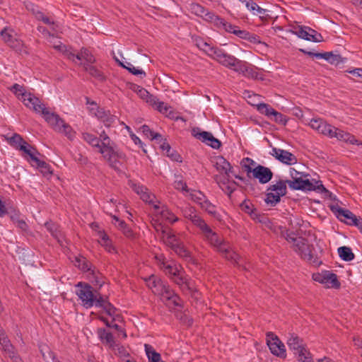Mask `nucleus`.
Segmentation results:
<instances>
[{
    "instance_id": "44",
    "label": "nucleus",
    "mask_w": 362,
    "mask_h": 362,
    "mask_svg": "<svg viewBox=\"0 0 362 362\" xmlns=\"http://www.w3.org/2000/svg\"><path fill=\"white\" fill-rule=\"evenodd\" d=\"M19 151H23L25 154H27L30 157V161L33 160V158L37 156L39 153L37 151L35 148H34L31 145L27 143L25 141L22 146H20L18 149Z\"/></svg>"
},
{
    "instance_id": "43",
    "label": "nucleus",
    "mask_w": 362,
    "mask_h": 362,
    "mask_svg": "<svg viewBox=\"0 0 362 362\" xmlns=\"http://www.w3.org/2000/svg\"><path fill=\"white\" fill-rule=\"evenodd\" d=\"M6 140L11 146L17 150H18L20 146H22V144H23L25 142V140L23 139V137L16 133L13 134L10 137H7Z\"/></svg>"
},
{
    "instance_id": "15",
    "label": "nucleus",
    "mask_w": 362,
    "mask_h": 362,
    "mask_svg": "<svg viewBox=\"0 0 362 362\" xmlns=\"http://www.w3.org/2000/svg\"><path fill=\"white\" fill-rule=\"evenodd\" d=\"M313 278L314 281L325 284L327 287L338 288L340 286L337 274L329 271H325L320 274H314Z\"/></svg>"
},
{
    "instance_id": "4",
    "label": "nucleus",
    "mask_w": 362,
    "mask_h": 362,
    "mask_svg": "<svg viewBox=\"0 0 362 362\" xmlns=\"http://www.w3.org/2000/svg\"><path fill=\"white\" fill-rule=\"evenodd\" d=\"M283 237L290 243H292L293 250L305 260L310 261L313 258L310 246L308 240L302 237H296L293 232L285 231Z\"/></svg>"
},
{
    "instance_id": "47",
    "label": "nucleus",
    "mask_w": 362,
    "mask_h": 362,
    "mask_svg": "<svg viewBox=\"0 0 362 362\" xmlns=\"http://www.w3.org/2000/svg\"><path fill=\"white\" fill-rule=\"evenodd\" d=\"M8 46L21 54H28L26 47L23 42L18 39L16 38Z\"/></svg>"
},
{
    "instance_id": "29",
    "label": "nucleus",
    "mask_w": 362,
    "mask_h": 362,
    "mask_svg": "<svg viewBox=\"0 0 362 362\" xmlns=\"http://www.w3.org/2000/svg\"><path fill=\"white\" fill-rule=\"evenodd\" d=\"M301 190H319L325 191L326 189L320 181H316L315 180H310L309 179H304L303 185H302Z\"/></svg>"
},
{
    "instance_id": "56",
    "label": "nucleus",
    "mask_w": 362,
    "mask_h": 362,
    "mask_svg": "<svg viewBox=\"0 0 362 362\" xmlns=\"http://www.w3.org/2000/svg\"><path fill=\"white\" fill-rule=\"evenodd\" d=\"M47 40L55 49H57L59 52H62L64 54L67 51L68 48L64 45H63L61 41L57 40L54 36V39L48 37Z\"/></svg>"
},
{
    "instance_id": "35",
    "label": "nucleus",
    "mask_w": 362,
    "mask_h": 362,
    "mask_svg": "<svg viewBox=\"0 0 362 362\" xmlns=\"http://www.w3.org/2000/svg\"><path fill=\"white\" fill-rule=\"evenodd\" d=\"M116 60L122 67L127 69L131 74H132L135 76H139L141 78H144L146 76V73L144 71H143L142 69L136 68L131 63L126 62V64H124L118 59H116Z\"/></svg>"
},
{
    "instance_id": "22",
    "label": "nucleus",
    "mask_w": 362,
    "mask_h": 362,
    "mask_svg": "<svg viewBox=\"0 0 362 362\" xmlns=\"http://www.w3.org/2000/svg\"><path fill=\"white\" fill-rule=\"evenodd\" d=\"M214 166L219 173L223 174V177H229L230 173L233 174L230 163L223 156L216 158Z\"/></svg>"
},
{
    "instance_id": "2",
    "label": "nucleus",
    "mask_w": 362,
    "mask_h": 362,
    "mask_svg": "<svg viewBox=\"0 0 362 362\" xmlns=\"http://www.w3.org/2000/svg\"><path fill=\"white\" fill-rule=\"evenodd\" d=\"M146 284L153 293L160 296L163 301L174 306H182V300L175 293L170 286L155 276H151L146 279Z\"/></svg>"
},
{
    "instance_id": "52",
    "label": "nucleus",
    "mask_w": 362,
    "mask_h": 362,
    "mask_svg": "<svg viewBox=\"0 0 362 362\" xmlns=\"http://www.w3.org/2000/svg\"><path fill=\"white\" fill-rule=\"evenodd\" d=\"M141 130L145 136L151 137L152 140L160 139V141H162V136L158 133H155L151 131L148 125H143L141 127Z\"/></svg>"
},
{
    "instance_id": "26",
    "label": "nucleus",
    "mask_w": 362,
    "mask_h": 362,
    "mask_svg": "<svg viewBox=\"0 0 362 362\" xmlns=\"http://www.w3.org/2000/svg\"><path fill=\"white\" fill-rule=\"evenodd\" d=\"M97 235L98 237V243L104 247L108 252H115V247L112 244V241L104 230H98Z\"/></svg>"
},
{
    "instance_id": "40",
    "label": "nucleus",
    "mask_w": 362,
    "mask_h": 362,
    "mask_svg": "<svg viewBox=\"0 0 362 362\" xmlns=\"http://www.w3.org/2000/svg\"><path fill=\"white\" fill-rule=\"evenodd\" d=\"M204 21L214 23L216 24L222 23L223 19L216 16L214 13L209 11L207 9H204V13L202 16V17Z\"/></svg>"
},
{
    "instance_id": "51",
    "label": "nucleus",
    "mask_w": 362,
    "mask_h": 362,
    "mask_svg": "<svg viewBox=\"0 0 362 362\" xmlns=\"http://www.w3.org/2000/svg\"><path fill=\"white\" fill-rule=\"evenodd\" d=\"M140 93L141 96L144 98L146 97V102L149 103L151 105H152L154 108H156L159 101L158 98L153 95H150L149 93L145 89L141 90Z\"/></svg>"
},
{
    "instance_id": "33",
    "label": "nucleus",
    "mask_w": 362,
    "mask_h": 362,
    "mask_svg": "<svg viewBox=\"0 0 362 362\" xmlns=\"http://www.w3.org/2000/svg\"><path fill=\"white\" fill-rule=\"evenodd\" d=\"M238 73L242 74L246 77L257 78L258 73L254 68L250 66L246 62H243L240 66L238 68Z\"/></svg>"
},
{
    "instance_id": "48",
    "label": "nucleus",
    "mask_w": 362,
    "mask_h": 362,
    "mask_svg": "<svg viewBox=\"0 0 362 362\" xmlns=\"http://www.w3.org/2000/svg\"><path fill=\"white\" fill-rule=\"evenodd\" d=\"M257 109L261 114L267 116L269 118H272V115L275 111L273 107L266 103H259L257 105Z\"/></svg>"
},
{
    "instance_id": "41",
    "label": "nucleus",
    "mask_w": 362,
    "mask_h": 362,
    "mask_svg": "<svg viewBox=\"0 0 362 362\" xmlns=\"http://www.w3.org/2000/svg\"><path fill=\"white\" fill-rule=\"evenodd\" d=\"M40 351L42 355L43 359L45 362H60L57 358L54 352H52L49 347L42 346L40 348Z\"/></svg>"
},
{
    "instance_id": "14",
    "label": "nucleus",
    "mask_w": 362,
    "mask_h": 362,
    "mask_svg": "<svg viewBox=\"0 0 362 362\" xmlns=\"http://www.w3.org/2000/svg\"><path fill=\"white\" fill-rule=\"evenodd\" d=\"M293 33L308 41L320 42L323 40L320 33L308 26H298L295 28Z\"/></svg>"
},
{
    "instance_id": "8",
    "label": "nucleus",
    "mask_w": 362,
    "mask_h": 362,
    "mask_svg": "<svg viewBox=\"0 0 362 362\" xmlns=\"http://www.w3.org/2000/svg\"><path fill=\"white\" fill-rule=\"evenodd\" d=\"M108 162L110 166L115 170H119L122 162L125 160V155L115 149V146L110 148H100L98 151Z\"/></svg>"
},
{
    "instance_id": "42",
    "label": "nucleus",
    "mask_w": 362,
    "mask_h": 362,
    "mask_svg": "<svg viewBox=\"0 0 362 362\" xmlns=\"http://www.w3.org/2000/svg\"><path fill=\"white\" fill-rule=\"evenodd\" d=\"M83 68L86 71L95 78L100 81H103L105 79V76L103 73L92 64H83Z\"/></svg>"
},
{
    "instance_id": "1",
    "label": "nucleus",
    "mask_w": 362,
    "mask_h": 362,
    "mask_svg": "<svg viewBox=\"0 0 362 362\" xmlns=\"http://www.w3.org/2000/svg\"><path fill=\"white\" fill-rule=\"evenodd\" d=\"M190 221L200 230L204 239L216 251L221 253L226 259L230 261L238 267H242L244 269H247L246 267L243 265V259L232 250L230 243L213 231L205 221L198 214L194 216V218Z\"/></svg>"
},
{
    "instance_id": "20",
    "label": "nucleus",
    "mask_w": 362,
    "mask_h": 362,
    "mask_svg": "<svg viewBox=\"0 0 362 362\" xmlns=\"http://www.w3.org/2000/svg\"><path fill=\"white\" fill-rule=\"evenodd\" d=\"M172 279L184 292L187 291H192L194 290L193 281L184 274L182 270L179 272V275L175 276Z\"/></svg>"
},
{
    "instance_id": "53",
    "label": "nucleus",
    "mask_w": 362,
    "mask_h": 362,
    "mask_svg": "<svg viewBox=\"0 0 362 362\" xmlns=\"http://www.w3.org/2000/svg\"><path fill=\"white\" fill-rule=\"evenodd\" d=\"M81 57H83V60L86 62L84 64H92L95 62V57L87 49L82 48L81 49ZM78 64L83 66L81 62Z\"/></svg>"
},
{
    "instance_id": "37",
    "label": "nucleus",
    "mask_w": 362,
    "mask_h": 362,
    "mask_svg": "<svg viewBox=\"0 0 362 362\" xmlns=\"http://www.w3.org/2000/svg\"><path fill=\"white\" fill-rule=\"evenodd\" d=\"M172 250L180 257L185 258L186 259H191V254L189 250H187L182 243L179 241L173 248Z\"/></svg>"
},
{
    "instance_id": "30",
    "label": "nucleus",
    "mask_w": 362,
    "mask_h": 362,
    "mask_svg": "<svg viewBox=\"0 0 362 362\" xmlns=\"http://www.w3.org/2000/svg\"><path fill=\"white\" fill-rule=\"evenodd\" d=\"M339 141H344L350 144L361 145L362 143L359 141L356 137L348 132H345L339 129L337 132L336 137Z\"/></svg>"
},
{
    "instance_id": "5",
    "label": "nucleus",
    "mask_w": 362,
    "mask_h": 362,
    "mask_svg": "<svg viewBox=\"0 0 362 362\" xmlns=\"http://www.w3.org/2000/svg\"><path fill=\"white\" fill-rule=\"evenodd\" d=\"M78 289L76 294L81 300L82 305L86 308H90L95 306L99 296H102L97 291L88 284H83L81 282L77 284Z\"/></svg>"
},
{
    "instance_id": "13",
    "label": "nucleus",
    "mask_w": 362,
    "mask_h": 362,
    "mask_svg": "<svg viewBox=\"0 0 362 362\" xmlns=\"http://www.w3.org/2000/svg\"><path fill=\"white\" fill-rule=\"evenodd\" d=\"M192 135L214 149H218L221 146V141L215 138L211 132L201 131L199 127L192 129Z\"/></svg>"
},
{
    "instance_id": "54",
    "label": "nucleus",
    "mask_w": 362,
    "mask_h": 362,
    "mask_svg": "<svg viewBox=\"0 0 362 362\" xmlns=\"http://www.w3.org/2000/svg\"><path fill=\"white\" fill-rule=\"evenodd\" d=\"M11 90L21 100L24 99V95L29 94L26 92L25 88L18 83H15L11 88Z\"/></svg>"
},
{
    "instance_id": "11",
    "label": "nucleus",
    "mask_w": 362,
    "mask_h": 362,
    "mask_svg": "<svg viewBox=\"0 0 362 362\" xmlns=\"http://www.w3.org/2000/svg\"><path fill=\"white\" fill-rule=\"evenodd\" d=\"M331 210L334 213L338 219L350 226H356L362 220L361 217L356 216L351 211L342 209L338 206H332Z\"/></svg>"
},
{
    "instance_id": "63",
    "label": "nucleus",
    "mask_w": 362,
    "mask_h": 362,
    "mask_svg": "<svg viewBox=\"0 0 362 362\" xmlns=\"http://www.w3.org/2000/svg\"><path fill=\"white\" fill-rule=\"evenodd\" d=\"M76 262H78V267L84 272L90 271V263L88 262L86 258H77Z\"/></svg>"
},
{
    "instance_id": "17",
    "label": "nucleus",
    "mask_w": 362,
    "mask_h": 362,
    "mask_svg": "<svg viewBox=\"0 0 362 362\" xmlns=\"http://www.w3.org/2000/svg\"><path fill=\"white\" fill-rule=\"evenodd\" d=\"M131 187L137 194L140 195L141 199L144 202L151 204L153 208L154 204H160V202L156 200L154 194H151L144 185L137 183H132Z\"/></svg>"
},
{
    "instance_id": "50",
    "label": "nucleus",
    "mask_w": 362,
    "mask_h": 362,
    "mask_svg": "<svg viewBox=\"0 0 362 362\" xmlns=\"http://www.w3.org/2000/svg\"><path fill=\"white\" fill-rule=\"evenodd\" d=\"M215 180L216 181V182L221 187L222 185L223 186H226V192L229 194H230L234 190H235V187L233 186L234 184H232V185H229L228 184V177H221V176L219 175H216L215 176Z\"/></svg>"
},
{
    "instance_id": "18",
    "label": "nucleus",
    "mask_w": 362,
    "mask_h": 362,
    "mask_svg": "<svg viewBox=\"0 0 362 362\" xmlns=\"http://www.w3.org/2000/svg\"><path fill=\"white\" fill-rule=\"evenodd\" d=\"M270 154L280 162L286 165H293L297 163L296 157L291 153L277 148H272Z\"/></svg>"
},
{
    "instance_id": "7",
    "label": "nucleus",
    "mask_w": 362,
    "mask_h": 362,
    "mask_svg": "<svg viewBox=\"0 0 362 362\" xmlns=\"http://www.w3.org/2000/svg\"><path fill=\"white\" fill-rule=\"evenodd\" d=\"M287 180H280L275 184L269 186L267 190L270 192L266 194V198L264 199L267 205L271 206H275L280 202L281 197L286 195L287 192Z\"/></svg>"
},
{
    "instance_id": "49",
    "label": "nucleus",
    "mask_w": 362,
    "mask_h": 362,
    "mask_svg": "<svg viewBox=\"0 0 362 362\" xmlns=\"http://www.w3.org/2000/svg\"><path fill=\"white\" fill-rule=\"evenodd\" d=\"M180 211L182 216L189 221H191L194 216L197 215L195 208L190 205L181 207Z\"/></svg>"
},
{
    "instance_id": "57",
    "label": "nucleus",
    "mask_w": 362,
    "mask_h": 362,
    "mask_svg": "<svg viewBox=\"0 0 362 362\" xmlns=\"http://www.w3.org/2000/svg\"><path fill=\"white\" fill-rule=\"evenodd\" d=\"M45 226L47 230L51 233V235L57 239L59 238V230H58V226L54 223L49 221L45 223Z\"/></svg>"
},
{
    "instance_id": "58",
    "label": "nucleus",
    "mask_w": 362,
    "mask_h": 362,
    "mask_svg": "<svg viewBox=\"0 0 362 362\" xmlns=\"http://www.w3.org/2000/svg\"><path fill=\"white\" fill-rule=\"evenodd\" d=\"M300 177L299 178L294 180H287L288 187L292 189L299 190L302 189V185H303L304 178Z\"/></svg>"
},
{
    "instance_id": "19",
    "label": "nucleus",
    "mask_w": 362,
    "mask_h": 362,
    "mask_svg": "<svg viewBox=\"0 0 362 362\" xmlns=\"http://www.w3.org/2000/svg\"><path fill=\"white\" fill-rule=\"evenodd\" d=\"M157 231L160 233L163 243L171 249L180 241L172 230L168 227L161 226L160 230L157 229Z\"/></svg>"
},
{
    "instance_id": "45",
    "label": "nucleus",
    "mask_w": 362,
    "mask_h": 362,
    "mask_svg": "<svg viewBox=\"0 0 362 362\" xmlns=\"http://www.w3.org/2000/svg\"><path fill=\"white\" fill-rule=\"evenodd\" d=\"M187 196H189L190 199L201 206L202 202L205 200V195L200 191L189 189V192L186 194Z\"/></svg>"
},
{
    "instance_id": "34",
    "label": "nucleus",
    "mask_w": 362,
    "mask_h": 362,
    "mask_svg": "<svg viewBox=\"0 0 362 362\" xmlns=\"http://www.w3.org/2000/svg\"><path fill=\"white\" fill-rule=\"evenodd\" d=\"M98 337L103 343H106L110 346H113L115 344L114 337L112 333L107 332L105 329H98Z\"/></svg>"
},
{
    "instance_id": "59",
    "label": "nucleus",
    "mask_w": 362,
    "mask_h": 362,
    "mask_svg": "<svg viewBox=\"0 0 362 362\" xmlns=\"http://www.w3.org/2000/svg\"><path fill=\"white\" fill-rule=\"evenodd\" d=\"M112 223L117 226V228H119V229L121 230H124V233H126L127 235H129V233H131L130 230L127 228V224L125 223V222L122 220H120L119 218H117V216H112Z\"/></svg>"
},
{
    "instance_id": "21",
    "label": "nucleus",
    "mask_w": 362,
    "mask_h": 362,
    "mask_svg": "<svg viewBox=\"0 0 362 362\" xmlns=\"http://www.w3.org/2000/svg\"><path fill=\"white\" fill-rule=\"evenodd\" d=\"M93 114L106 127H110L117 119V117L112 115L109 110L100 107H96Z\"/></svg>"
},
{
    "instance_id": "39",
    "label": "nucleus",
    "mask_w": 362,
    "mask_h": 362,
    "mask_svg": "<svg viewBox=\"0 0 362 362\" xmlns=\"http://www.w3.org/2000/svg\"><path fill=\"white\" fill-rule=\"evenodd\" d=\"M83 139L93 148H96L98 151L100 149V139L90 133H82Z\"/></svg>"
},
{
    "instance_id": "55",
    "label": "nucleus",
    "mask_w": 362,
    "mask_h": 362,
    "mask_svg": "<svg viewBox=\"0 0 362 362\" xmlns=\"http://www.w3.org/2000/svg\"><path fill=\"white\" fill-rule=\"evenodd\" d=\"M205 8L197 3H191L189 4L188 10L197 16L202 17L204 13Z\"/></svg>"
},
{
    "instance_id": "36",
    "label": "nucleus",
    "mask_w": 362,
    "mask_h": 362,
    "mask_svg": "<svg viewBox=\"0 0 362 362\" xmlns=\"http://www.w3.org/2000/svg\"><path fill=\"white\" fill-rule=\"evenodd\" d=\"M338 254L339 257L346 262L351 261L354 259L355 255L352 252L350 247L342 246L338 248Z\"/></svg>"
},
{
    "instance_id": "12",
    "label": "nucleus",
    "mask_w": 362,
    "mask_h": 362,
    "mask_svg": "<svg viewBox=\"0 0 362 362\" xmlns=\"http://www.w3.org/2000/svg\"><path fill=\"white\" fill-rule=\"evenodd\" d=\"M156 259L160 269L171 279L176 275H179V272L182 270L180 266L177 265L172 260L166 259L163 255H156Z\"/></svg>"
},
{
    "instance_id": "6",
    "label": "nucleus",
    "mask_w": 362,
    "mask_h": 362,
    "mask_svg": "<svg viewBox=\"0 0 362 362\" xmlns=\"http://www.w3.org/2000/svg\"><path fill=\"white\" fill-rule=\"evenodd\" d=\"M47 122L55 132L64 135L70 141L75 139L76 132L59 115L54 113L49 115L47 117Z\"/></svg>"
},
{
    "instance_id": "25",
    "label": "nucleus",
    "mask_w": 362,
    "mask_h": 362,
    "mask_svg": "<svg viewBox=\"0 0 362 362\" xmlns=\"http://www.w3.org/2000/svg\"><path fill=\"white\" fill-rule=\"evenodd\" d=\"M287 344L291 350L295 351V354H298L301 350H306L303 345V341L298 336L291 334L290 337L287 340Z\"/></svg>"
},
{
    "instance_id": "60",
    "label": "nucleus",
    "mask_w": 362,
    "mask_h": 362,
    "mask_svg": "<svg viewBox=\"0 0 362 362\" xmlns=\"http://www.w3.org/2000/svg\"><path fill=\"white\" fill-rule=\"evenodd\" d=\"M201 208L203 210H205L209 214L215 215L216 214V206L213 204H211L206 198L205 200L202 202Z\"/></svg>"
},
{
    "instance_id": "32",
    "label": "nucleus",
    "mask_w": 362,
    "mask_h": 362,
    "mask_svg": "<svg viewBox=\"0 0 362 362\" xmlns=\"http://www.w3.org/2000/svg\"><path fill=\"white\" fill-rule=\"evenodd\" d=\"M144 349L148 362H165L162 360L160 354L156 351L151 345L146 344Z\"/></svg>"
},
{
    "instance_id": "31",
    "label": "nucleus",
    "mask_w": 362,
    "mask_h": 362,
    "mask_svg": "<svg viewBox=\"0 0 362 362\" xmlns=\"http://www.w3.org/2000/svg\"><path fill=\"white\" fill-rule=\"evenodd\" d=\"M31 162L33 163L32 165L40 169V172L44 175L47 176L52 174L50 165L46 162L40 160L37 156L33 158Z\"/></svg>"
},
{
    "instance_id": "28",
    "label": "nucleus",
    "mask_w": 362,
    "mask_h": 362,
    "mask_svg": "<svg viewBox=\"0 0 362 362\" xmlns=\"http://www.w3.org/2000/svg\"><path fill=\"white\" fill-rule=\"evenodd\" d=\"M95 307L103 308L110 317H114L115 315V308L103 296H99V300H97Z\"/></svg>"
},
{
    "instance_id": "62",
    "label": "nucleus",
    "mask_w": 362,
    "mask_h": 362,
    "mask_svg": "<svg viewBox=\"0 0 362 362\" xmlns=\"http://www.w3.org/2000/svg\"><path fill=\"white\" fill-rule=\"evenodd\" d=\"M298 360L299 362H313L311 354L306 350H301L300 354H298Z\"/></svg>"
},
{
    "instance_id": "27",
    "label": "nucleus",
    "mask_w": 362,
    "mask_h": 362,
    "mask_svg": "<svg viewBox=\"0 0 362 362\" xmlns=\"http://www.w3.org/2000/svg\"><path fill=\"white\" fill-rule=\"evenodd\" d=\"M95 307L103 308L110 317H114L115 315V308L103 296H99V300H97Z\"/></svg>"
},
{
    "instance_id": "24",
    "label": "nucleus",
    "mask_w": 362,
    "mask_h": 362,
    "mask_svg": "<svg viewBox=\"0 0 362 362\" xmlns=\"http://www.w3.org/2000/svg\"><path fill=\"white\" fill-rule=\"evenodd\" d=\"M192 40L194 45L201 50L204 52L208 56L211 57L213 52L216 49V47H213L207 42L204 41L199 36H193Z\"/></svg>"
},
{
    "instance_id": "10",
    "label": "nucleus",
    "mask_w": 362,
    "mask_h": 362,
    "mask_svg": "<svg viewBox=\"0 0 362 362\" xmlns=\"http://www.w3.org/2000/svg\"><path fill=\"white\" fill-rule=\"evenodd\" d=\"M22 102L27 107L33 110L36 113L41 114L46 122L47 117H48L49 115H54V113L50 112L40 99L30 93L29 94L24 95V99H23Z\"/></svg>"
},
{
    "instance_id": "61",
    "label": "nucleus",
    "mask_w": 362,
    "mask_h": 362,
    "mask_svg": "<svg viewBox=\"0 0 362 362\" xmlns=\"http://www.w3.org/2000/svg\"><path fill=\"white\" fill-rule=\"evenodd\" d=\"M155 109H156L160 113L166 115L171 112V107L169 106L167 103L160 100L158 101Z\"/></svg>"
},
{
    "instance_id": "64",
    "label": "nucleus",
    "mask_w": 362,
    "mask_h": 362,
    "mask_svg": "<svg viewBox=\"0 0 362 362\" xmlns=\"http://www.w3.org/2000/svg\"><path fill=\"white\" fill-rule=\"evenodd\" d=\"M271 119L274 120V122L285 125L287 122V119L286 116L282 115L281 112H277L276 110L274 111L272 118H270Z\"/></svg>"
},
{
    "instance_id": "46",
    "label": "nucleus",
    "mask_w": 362,
    "mask_h": 362,
    "mask_svg": "<svg viewBox=\"0 0 362 362\" xmlns=\"http://www.w3.org/2000/svg\"><path fill=\"white\" fill-rule=\"evenodd\" d=\"M36 18L38 20L42 21L44 23L49 25L52 31L56 32L57 30L58 25L54 23V21L52 19L46 16L43 13L38 12L36 14Z\"/></svg>"
},
{
    "instance_id": "3",
    "label": "nucleus",
    "mask_w": 362,
    "mask_h": 362,
    "mask_svg": "<svg viewBox=\"0 0 362 362\" xmlns=\"http://www.w3.org/2000/svg\"><path fill=\"white\" fill-rule=\"evenodd\" d=\"M256 163L250 158H245L241 162V165L247 173V176L252 173L254 178L257 179L261 184H266L269 182L272 177L273 173L272 170L265 166L258 165L255 168H252Z\"/></svg>"
},
{
    "instance_id": "38",
    "label": "nucleus",
    "mask_w": 362,
    "mask_h": 362,
    "mask_svg": "<svg viewBox=\"0 0 362 362\" xmlns=\"http://www.w3.org/2000/svg\"><path fill=\"white\" fill-rule=\"evenodd\" d=\"M0 35L8 45H10V44L16 39L14 30L8 27L4 28L0 32Z\"/></svg>"
},
{
    "instance_id": "9",
    "label": "nucleus",
    "mask_w": 362,
    "mask_h": 362,
    "mask_svg": "<svg viewBox=\"0 0 362 362\" xmlns=\"http://www.w3.org/2000/svg\"><path fill=\"white\" fill-rule=\"evenodd\" d=\"M212 59L216 60L223 66L232 69L238 72L239 66H240L243 61L235 58L234 56L230 55L220 48H216L215 52H213L211 56Z\"/></svg>"
},
{
    "instance_id": "23",
    "label": "nucleus",
    "mask_w": 362,
    "mask_h": 362,
    "mask_svg": "<svg viewBox=\"0 0 362 362\" xmlns=\"http://www.w3.org/2000/svg\"><path fill=\"white\" fill-rule=\"evenodd\" d=\"M154 210L161 218L170 223L177 222L179 218L164 204H154Z\"/></svg>"
},
{
    "instance_id": "16",
    "label": "nucleus",
    "mask_w": 362,
    "mask_h": 362,
    "mask_svg": "<svg viewBox=\"0 0 362 362\" xmlns=\"http://www.w3.org/2000/svg\"><path fill=\"white\" fill-rule=\"evenodd\" d=\"M267 345L274 355L281 358L286 357V354L284 344L272 333L267 334Z\"/></svg>"
}]
</instances>
